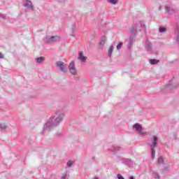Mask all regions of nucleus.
I'll use <instances>...</instances> for the list:
<instances>
[{"label": "nucleus", "instance_id": "f257e3e1", "mask_svg": "<svg viewBox=\"0 0 179 179\" xmlns=\"http://www.w3.org/2000/svg\"><path fill=\"white\" fill-rule=\"evenodd\" d=\"M65 113L64 111L58 110L44 124L43 134L44 132L52 131L54 128L59 127V124L64 121Z\"/></svg>", "mask_w": 179, "mask_h": 179}, {"label": "nucleus", "instance_id": "f03ea898", "mask_svg": "<svg viewBox=\"0 0 179 179\" xmlns=\"http://www.w3.org/2000/svg\"><path fill=\"white\" fill-rule=\"evenodd\" d=\"M143 27H145V23L143 22L136 23L134 25H132L131 27L130 28V33L134 34L135 31H138V30L141 31L142 30V29H143Z\"/></svg>", "mask_w": 179, "mask_h": 179}, {"label": "nucleus", "instance_id": "7ed1b4c3", "mask_svg": "<svg viewBox=\"0 0 179 179\" xmlns=\"http://www.w3.org/2000/svg\"><path fill=\"white\" fill-rule=\"evenodd\" d=\"M56 68H57V69H59V71H61V72H62L63 73H66L68 69H66V65L65 64V63L59 61L56 62Z\"/></svg>", "mask_w": 179, "mask_h": 179}, {"label": "nucleus", "instance_id": "20e7f679", "mask_svg": "<svg viewBox=\"0 0 179 179\" xmlns=\"http://www.w3.org/2000/svg\"><path fill=\"white\" fill-rule=\"evenodd\" d=\"M22 6L28 10H31L32 12L34 10V6H33V3L30 0H23Z\"/></svg>", "mask_w": 179, "mask_h": 179}, {"label": "nucleus", "instance_id": "39448f33", "mask_svg": "<svg viewBox=\"0 0 179 179\" xmlns=\"http://www.w3.org/2000/svg\"><path fill=\"white\" fill-rule=\"evenodd\" d=\"M44 43L50 44L51 43H55V41H59V36H46L43 38Z\"/></svg>", "mask_w": 179, "mask_h": 179}, {"label": "nucleus", "instance_id": "423d86ee", "mask_svg": "<svg viewBox=\"0 0 179 179\" xmlns=\"http://www.w3.org/2000/svg\"><path fill=\"white\" fill-rule=\"evenodd\" d=\"M133 128L134 129H135L136 131H137V132L139 134V135H141V136H145V135H147L146 132H143V131L142 130V125L136 123L133 125Z\"/></svg>", "mask_w": 179, "mask_h": 179}, {"label": "nucleus", "instance_id": "0eeeda50", "mask_svg": "<svg viewBox=\"0 0 179 179\" xmlns=\"http://www.w3.org/2000/svg\"><path fill=\"white\" fill-rule=\"evenodd\" d=\"M157 141H159V138L156 136H153L149 142L148 145L150 149H155L156 146H157Z\"/></svg>", "mask_w": 179, "mask_h": 179}, {"label": "nucleus", "instance_id": "6e6552de", "mask_svg": "<svg viewBox=\"0 0 179 179\" xmlns=\"http://www.w3.org/2000/svg\"><path fill=\"white\" fill-rule=\"evenodd\" d=\"M69 70L71 75H78V71H76V68H75V63L73 62L69 64Z\"/></svg>", "mask_w": 179, "mask_h": 179}, {"label": "nucleus", "instance_id": "1a4fd4ad", "mask_svg": "<svg viewBox=\"0 0 179 179\" xmlns=\"http://www.w3.org/2000/svg\"><path fill=\"white\" fill-rule=\"evenodd\" d=\"M108 150L113 153H118V152H121L122 150V148L117 145H112L108 149Z\"/></svg>", "mask_w": 179, "mask_h": 179}, {"label": "nucleus", "instance_id": "9d476101", "mask_svg": "<svg viewBox=\"0 0 179 179\" xmlns=\"http://www.w3.org/2000/svg\"><path fill=\"white\" fill-rule=\"evenodd\" d=\"M165 10L168 13V15H173V13H174V9L171 6V4H168L165 6Z\"/></svg>", "mask_w": 179, "mask_h": 179}, {"label": "nucleus", "instance_id": "9b49d317", "mask_svg": "<svg viewBox=\"0 0 179 179\" xmlns=\"http://www.w3.org/2000/svg\"><path fill=\"white\" fill-rule=\"evenodd\" d=\"M106 40L107 39L106 38V36H103L101 37V41L99 43V47L101 50H103V48H104V44H106Z\"/></svg>", "mask_w": 179, "mask_h": 179}, {"label": "nucleus", "instance_id": "f8f14e48", "mask_svg": "<svg viewBox=\"0 0 179 179\" xmlns=\"http://www.w3.org/2000/svg\"><path fill=\"white\" fill-rule=\"evenodd\" d=\"M78 59L81 61V62H85L87 59V57L83 55V52H80L78 53Z\"/></svg>", "mask_w": 179, "mask_h": 179}, {"label": "nucleus", "instance_id": "ddd939ff", "mask_svg": "<svg viewBox=\"0 0 179 179\" xmlns=\"http://www.w3.org/2000/svg\"><path fill=\"white\" fill-rule=\"evenodd\" d=\"M177 86H179V84L176 83L174 82V80H171L167 85V87H169V89H173V87H177Z\"/></svg>", "mask_w": 179, "mask_h": 179}, {"label": "nucleus", "instance_id": "4468645a", "mask_svg": "<svg viewBox=\"0 0 179 179\" xmlns=\"http://www.w3.org/2000/svg\"><path fill=\"white\" fill-rule=\"evenodd\" d=\"M145 49L148 52H150V51H152V43H150V41H145Z\"/></svg>", "mask_w": 179, "mask_h": 179}, {"label": "nucleus", "instance_id": "2eb2a0df", "mask_svg": "<svg viewBox=\"0 0 179 179\" xmlns=\"http://www.w3.org/2000/svg\"><path fill=\"white\" fill-rule=\"evenodd\" d=\"M36 64H43L45 61L44 57H39L35 59Z\"/></svg>", "mask_w": 179, "mask_h": 179}, {"label": "nucleus", "instance_id": "dca6fc26", "mask_svg": "<svg viewBox=\"0 0 179 179\" xmlns=\"http://www.w3.org/2000/svg\"><path fill=\"white\" fill-rule=\"evenodd\" d=\"M152 174L155 179H160V175L159 174V172L156 171H152Z\"/></svg>", "mask_w": 179, "mask_h": 179}, {"label": "nucleus", "instance_id": "f3484780", "mask_svg": "<svg viewBox=\"0 0 179 179\" xmlns=\"http://www.w3.org/2000/svg\"><path fill=\"white\" fill-rule=\"evenodd\" d=\"M134 41H135V39H134V36H130L129 42V44L127 45L128 48H131V45H132V44H134Z\"/></svg>", "mask_w": 179, "mask_h": 179}, {"label": "nucleus", "instance_id": "a211bd4d", "mask_svg": "<svg viewBox=\"0 0 179 179\" xmlns=\"http://www.w3.org/2000/svg\"><path fill=\"white\" fill-rule=\"evenodd\" d=\"M150 64L151 65H156V64H159V60H157L156 59H150Z\"/></svg>", "mask_w": 179, "mask_h": 179}, {"label": "nucleus", "instance_id": "6ab92c4d", "mask_svg": "<svg viewBox=\"0 0 179 179\" xmlns=\"http://www.w3.org/2000/svg\"><path fill=\"white\" fill-rule=\"evenodd\" d=\"M114 50V46L111 45L110 48H109V50H108V57L110 58H111V55L113 54V51Z\"/></svg>", "mask_w": 179, "mask_h": 179}, {"label": "nucleus", "instance_id": "aec40b11", "mask_svg": "<svg viewBox=\"0 0 179 179\" xmlns=\"http://www.w3.org/2000/svg\"><path fill=\"white\" fill-rule=\"evenodd\" d=\"M150 150H151V157L153 159L156 156V150H155V148H150Z\"/></svg>", "mask_w": 179, "mask_h": 179}, {"label": "nucleus", "instance_id": "412c9836", "mask_svg": "<svg viewBox=\"0 0 179 179\" xmlns=\"http://www.w3.org/2000/svg\"><path fill=\"white\" fill-rule=\"evenodd\" d=\"M71 31H72V34H71V36L73 37H75V33H76V27L75 25H73L72 27H71Z\"/></svg>", "mask_w": 179, "mask_h": 179}, {"label": "nucleus", "instance_id": "4be33fe9", "mask_svg": "<svg viewBox=\"0 0 179 179\" xmlns=\"http://www.w3.org/2000/svg\"><path fill=\"white\" fill-rule=\"evenodd\" d=\"M159 33H166L167 31V28L164 27H161L159 28Z\"/></svg>", "mask_w": 179, "mask_h": 179}, {"label": "nucleus", "instance_id": "5701e85b", "mask_svg": "<svg viewBox=\"0 0 179 179\" xmlns=\"http://www.w3.org/2000/svg\"><path fill=\"white\" fill-rule=\"evenodd\" d=\"M108 3H111V5H117L118 0H108Z\"/></svg>", "mask_w": 179, "mask_h": 179}, {"label": "nucleus", "instance_id": "b1692460", "mask_svg": "<svg viewBox=\"0 0 179 179\" xmlns=\"http://www.w3.org/2000/svg\"><path fill=\"white\" fill-rule=\"evenodd\" d=\"M157 162H158V164H163L164 163V159H163V157H159L158 158Z\"/></svg>", "mask_w": 179, "mask_h": 179}, {"label": "nucleus", "instance_id": "393cba45", "mask_svg": "<svg viewBox=\"0 0 179 179\" xmlns=\"http://www.w3.org/2000/svg\"><path fill=\"white\" fill-rule=\"evenodd\" d=\"M6 128H8V126H6V124H0V129H6Z\"/></svg>", "mask_w": 179, "mask_h": 179}, {"label": "nucleus", "instance_id": "a878e982", "mask_svg": "<svg viewBox=\"0 0 179 179\" xmlns=\"http://www.w3.org/2000/svg\"><path fill=\"white\" fill-rule=\"evenodd\" d=\"M72 164H73V161H68L67 162V167H72Z\"/></svg>", "mask_w": 179, "mask_h": 179}, {"label": "nucleus", "instance_id": "bb28decb", "mask_svg": "<svg viewBox=\"0 0 179 179\" xmlns=\"http://www.w3.org/2000/svg\"><path fill=\"white\" fill-rule=\"evenodd\" d=\"M116 48H117V50H121V48H122V43H119L116 46Z\"/></svg>", "mask_w": 179, "mask_h": 179}, {"label": "nucleus", "instance_id": "cd10ccee", "mask_svg": "<svg viewBox=\"0 0 179 179\" xmlns=\"http://www.w3.org/2000/svg\"><path fill=\"white\" fill-rule=\"evenodd\" d=\"M117 177L118 179H124V176H122V175L120 174V173H118V174L117 175Z\"/></svg>", "mask_w": 179, "mask_h": 179}, {"label": "nucleus", "instance_id": "c85d7f7f", "mask_svg": "<svg viewBox=\"0 0 179 179\" xmlns=\"http://www.w3.org/2000/svg\"><path fill=\"white\" fill-rule=\"evenodd\" d=\"M0 17H1V19H6V16L5 15V14H2L0 13Z\"/></svg>", "mask_w": 179, "mask_h": 179}, {"label": "nucleus", "instance_id": "c756f323", "mask_svg": "<svg viewBox=\"0 0 179 179\" xmlns=\"http://www.w3.org/2000/svg\"><path fill=\"white\" fill-rule=\"evenodd\" d=\"M61 179H66V174H63L61 177Z\"/></svg>", "mask_w": 179, "mask_h": 179}, {"label": "nucleus", "instance_id": "7c9ffc66", "mask_svg": "<svg viewBox=\"0 0 179 179\" xmlns=\"http://www.w3.org/2000/svg\"><path fill=\"white\" fill-rule=\"evenodd\" d=\"M3 58H4L3 54H2L1 52H0V59H3Z\"/></svg>", "mask_w": 179, "mask_h": 179}, {"label": "nucleus", "instance_id": "2f4dec72", "mask_svg": "<svg viewBox=\"0 0 179 179\" xmlns=\"http://www.w3.org/2000/svg\"><path fill=\"white\" fill-rule=\"evenodd\" d=\"M131 163V161L129 159H127V162H126V164H129Z\"/></svg>", "mask_w": 179, "mask_h": 179}, {"label": "nucleus", "instance_id": "473e14b6", "mask_svg": "<svg viewBox=\"0 0 179 179\" xmlns=\"http://www.w3.org/2000/svg\"><path fill=\"white\" fill-rule=\"evenodd\" d=\"M129 179H135V178H134V176H130Z\"/></svg>", "mask_w": 179, "mask_h": 179}, {"label": "nucleus", "instance_id": "72a5a7b5", "mask_svg": "<svg viewBox=\"0 0 179 179\" xmlns=\"http://www.w3.org/2000/svg\"><path fill=\"white\" fill-rule=\"evenodd\" d=\"M167 170V168H165V169L164 170V171H166Z\"/></svg>", "mask_w": 179, "mask_h": 179}, {"label": "nucleus", "instance_id": "f704fd0d", "mask_svg": "<svg viewBox=\"0 0 179 179\" xmlns=\"http://www.w3.org/2000/svg\"><path fill=\"white\" fill-rule=\"evenodd\" d=\"M94 179H99V178H97V177H95V178H94Z\"/></svg>", "mask_w": 179, "mask_h": 179}]
</instances>
